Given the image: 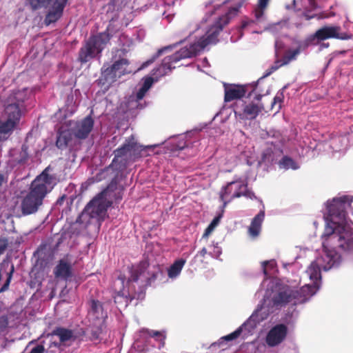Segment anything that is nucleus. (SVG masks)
Masks as SVG:
<instances>
[{
    "label": "nucleus",
    "instance_id": "nucleus-33",
    "mask_svg": "<svg viewBox=\"0 0 353 353\" xmlns=\"http://www.w3.org/2000/svg\"><path fill=\"white\" fill-rule=\"evenodd\" d=\"M279 164L281 168H283L285 170H288L290 168L292 170H296L299 168V166L297 165L296 163L291 157H289L288 156H284L279 161Z\"/></svg>",
    "mask_w": 353,
    "mask_h": 353
},
{
    "label": "nucleus",
    "instance_id": "nucleus-57",
    "mask_svg": "<svg viewBox=\"0 0 353 353\" xmlns=\"http://www.w3.org/2000/svg\"><path fill=\"white\" fill-rule=\"evenodd\" d=\"M308 1H310V4H311V5H312V6H313V5L314 4V1H313V0H308Z\"/></svg>",
    "mask_w": 353,
    "mask_h": 353
},
{
    "label": "nucleus",
    "instance_id": "nucleus-8",
    "mask_svg": "<svg viewBox=\"0 0 353 353\" xmlns=\"http://www.w3.org/2000/svg\"><path fill=\"white\" fill-rule=\"evenodd\" d=\"M21 94L20 92H17L14 94L13 97H10L3 111V116L6 119L16 126L19 123L24 107L23 100L19 97Z\"/></svg>",
    "mask_w": 353,
    "mask_h": 353
},
{
    "label": "nucleus",
    "instance_id": "nucleus-36",
    "mask_svg": "<svg viewBox=\"0 0 353 353\" xmlns=\"http://www.w3.org/2000/svg\"><path fill=\"white\" fill-rule=\"evenodd\" d=\"M169 47H165V48H161V49H159L158 51L152 57L151 59H148V61H146L145 62H144L142 65H141V68H146L148 67L149 65H150L151 63H152L157 58H159L161 54L162 53L167 49H168Z\"/></svg>",
    "mask_w": 353,
    "mask_h": 353
},
{
    "label": "nucleus",
    "instance_id": "nucleus-58",
    "mask_svg": "<svg viewBox=\"0 0 353 353\" xmlns=\"http://www.w3.org/2000/svg\"><path fill=\"white\" fill-rule=\"evenodd\" d=\"M123 282H124L123 280H121V288H123Z\"/></svg>",
    "mask_w": 353,
    "mask_h": 353
},
{
    "label": "nucleus",
    "instance_id": "nucleus-28",
    "mask_svg": "<svg viewBox=\"0 0 353 353\" xmlns=\"http://www.w3.org/2000/svg\"><path fill=\"white\" fill-rule=\"evenodd\" d=\"M71 140V134L68 130L60 131L58 132L56 145L59 149L65 148L69 141Z\"/></svg>",
    "mask_w": 353,
    "mask_h": 353
},
{
    "label": "nucleus",
    "instance_id": "nucleus-47",
    "mask_svg": "<svg viewBox=\"0 0 353 353\" xmlns=\"http://www.w3.org/2000/svg\"><path fill=\"white\" fill-rule=\"evenodd\" d=\"M188 146L186 145L185 142L183 140L180 141L179 143L176 144L175 149L178 150H181L186 148Z\"/></svg>",
    "mask_w": 353,
    "mask_h": 353
},
{
    "label": "nucleus",
    "instance_id": "nucleus-44",
    "mask_svg": "<svg viewBox=\"0 0 353 353\" xmlns=\"http://www.w3.org/2000/svg\"><path fill=\"white\" fill-rule=\"evenodd\" d=\"M8 325V321L7 317L1 316L0 317V330H3L6 327H7Z\"/></svg>",
    "mask_w": 353,
    "mask_h": 353
},
{
    "label": "nucleus",
    "instance_id": "nucleus-1",
    "mask_svg": "<svg viewBox=\"0 0 353 353\" xmlns=\"http://www.w3.org/2000/svg\"><path fill=\"white\" fill-rule=\"evenodd\" d=\"M352 199L349 196L334 198L327 202V225L322 235L323 254L317 258L323 270L338 265L340 255L337 250L353 251V222L347 219V209L351 208Z\"/></svg>",
    "mask_w": 353,
    "mask_h": 353
},
{
    "label": "nucleus",
    "instance_id": "nucleus-45",
    "mask_svg": "<svg viewBox=\"0 0 353 353\" xmlns=\"http://www.w3.org/2000/svg\"><path fill=\"white\" fill-rule=\"evenodd\" d=\"M221 216V214L215 216L210 223L209 226L214 229L215 227L219 223Z\"/></svg>",
    "mask_w": 353,
    "mask_h": 353
},
{
    "label": "nucleus",
    "instance_id": "nucleus-18",
    "mask_svg": "<svg viewBox=\"0 0 353 353\" xmlns=\"http://www.w3.org/2000/svg\"><path fill=\"white\" fill-rule=\"evenodd\" d=\"M256 325L254 317L252 315L241 326L236 329L234 332L221 338L224 341H232L238 338L243 330H248V332H252Z\"/></svg>",
    "mask_w": 353,
    "mask_h": 353
},
{
    "label": "nucleus",
    "instance_id": "nucleus-17",
    "mask_svg": "<svg viewBox=\"0 0 353 353\" xmlns=\"http://www.w3.org/2000/svg\"><path fill=\"white\" fill-rule=\"evenodd\" d=\"M265 219V211L261 210L252 220L250 226L248 227V235L252 238H257L261 231L262 223Z\"/></svg>",
    "mask_w": 353,
    "mask_h": 353
},
{
    "label": "nucleus",
    "instance_id": "nucleus-14",
    "mask_svg": "<svg viewBox=\"0 0 353 353\" xmlns=\"http://www.w3.org/2000/svg\"><path fill=\"white\" fill-rule=\"evenodd\" d=\"M287 334L288 327L285 325H276L268 333L266 343L270 347L276 346L284 341Z\"/></svg>",
    "mask_w": 353,
    "mask_h": 353
},
{
    "label": "nucleus",
    "instance_id": "nucleus-11",
    "mask_svg": "<svg viewBox=\"0 0 353 353\" xmlns=\"http://www.w3.org/2000/svg\"><path fill=\"white\" fill-rule=\"evenodd\" d=\"M245 190V183L234 181L229 182L225 186H223L219 192V199L223 202V208L236 198L242 196V190Z\"/></svg>",
    "mask_w": 353,
    "mask_h": 353
},
{
    "label": "nucleus",
    "instance_id": "nucleus-21",
    "mask_svg": "<svg viewBox=\"0 0 353 353\" xmlns=\"http://www.w3.org/2000/svg\"><path fill=\"white\" fill-rule=\"evenodd\" d=\"M104 65L101 68V76L100 81L103 84H108L111 85L114 83L119 78L121 77L116 72L114 68L112 66V65L105 68Z\"/></svg>",
    "mask_w": 353,
    "mask_h": 353
},
{
    "label": "nucleus",
    "instance_id": "nucleus-2",
    "mask_svg": "<svg viewBox=\"0 0 353 353\" xmlns=\"http://www.w3.org/2000/svg\"><path fill=\"white\" fill-rule=\"evenodd\" d=\"M238 12V8H230L228 11L225 14L221 16L214 24L209 28L206 33L196 41L190 44L189 46H185L181 48L174 54L165 57L159 68L157 69V72H159V74L161 76L166 74L175 68L172 66L173 63L183 59L196 57L208 46L216 44L219 41L218 37L224 26L229 23L230 19L235 17Z\"/></svg>",
    "mask_w": 353,
    "mask_h": 353
},
{
    "label": "nucleus",
    "instance_id": "nucleus-49",
    "mask_svg": "<svg viewBox=\"0 0 353 353\" xmlns=\"http://www.w3.org/2000/svg\"><path fill=\"white\" fill-rule=\"evenodd\" d=\"M348 140L353 142V125L350 126L347 132Z\"/></svg>",
    "mask_w": 353,
    "mask_h": 353
},
{
    "label": "nucleus",
    "instance_id": "nucleus-31",
    "mask_svg": "<svg viewBox=\"0 0 353 353\" xmlns=\"http://www.w3.org/2000/svg\"><path fill=\"white\" fill-rule=\"evenodd\" d=\"M131 147L130 148V160H135L136 159L140 158L142 157V152L145 150L148 147H144L143 145H139L137 143L134 141H131Z\"/></svg>",
    "mask_w": 353,
    "mask_h": 353
},
{
    "label": "nucleus",
    "instance_id": "nucleus-27",
    "mask_svg": "<svg viewBox=\"0 0 353 353\" xmlns=\"http://www.w3.org/2000/svg\"><path fill=\"white\" fill-rule=\"evenodd\" d=\"M130 148L131 141H127L123 144L120 148L114 151V158L113 162L116 161L119 158L126 157V159H130Z\"/></svg>",
    "mask_w": 353,
    "mask_h": 353
},
{
    "label": "nucleus",
    "instance_id": "nucleus-46",
    "mask_svg": "<svg viewBox=\"0 0 353 353\" xmlns=\"http://www.w3.org/2000/svg\"><path fill=\"white\" fill-rule=\"evenodd\" d=\"M147 91L148 90L146 89H144L143 87H141V88L139 90V91L137 93V99L138 100L142 99L144 97Z\"/></svg>",
    "mask_w": 353,
    "mask_h": 353
},
{
    "label": "nucleus",
    "instance_id": "nucleus-34",
    "mask_svg": "<svg viewBox=\"0 0 353 353\" xmlns=\"http://www.w3.org/2000/svg\"><path fill=\"white\" fill-rule=\"evenodd\" d=\"M284 100V94L283 91H279L276 93L271 103V109L276 108V112H279L282 107V103Z\"/></svg>",
    "mask_w": 353,
    "mask_h": 353
},
{
    "label": "nucleus",
    "instance_id": "nucleus-40",
    "mask_svg": "<svg viewBox=\"0 0 353 353\" xmlns=\"http://www.w3.org/2000/svg\"><path fill=\"white\" fill-rule=\"evenodd\" d=\"M46 349L42 344H38L34 347L29 353H44Z\"/></svg>",
    "mask_w": 353,
    "mask_h": 353
},
{
    "label": "nucleus",
    "instance_id": "nucleus-54",
    "mask_svg": "<svg viewBox=\"0 0 353 353\" xmlns=\"http://www.w3.org/2000/svg\"><path fill=\"white\" fill-rule=\"evenodd\" d=\"M64 199H65V196H63L61 198H59L57 201V203L61 204L63 202V201L64 200Z\"/></svg>",
    "mask_w": 353,
    "mask_h": 353
},
{
    "label": "nucleus",
    "instance_id": "nucleus-10",
    "mask_svg": "<svg viewBox=\"0 0 353 353\" xmlns=\"http://www.w3.org/2000/svg\"><path fill=\"white\" fill-rule=\"evenodd\" d=\"M341 28L339 26H325L316 31L314 35L306 40L309 44L314 39L324 41L328 39H337L347 40L351 39V35L346 32H341Z\"/></svg>",
    "mask_w": 353,
    "mask_h": 353
},
{
    "label": "nucleus",
    "instance_id": "nucleus-41",
    "mask_svg": "<svg viewBox=\"0 0 353 353\" xmlns=\"http://www.w3.org/2000/svg\"><path fill=\"white\" fill-rule=\"evenodd\" d=\"M13 270H14V268L12 267V270L10 272L9 276H8L6 283L3 285V286L0 289V292H4L5 290H6L8 288Z\"/></svg>",
    "mask_w": 353,
    "mask_h": 353
},
{
    "label": "nucleus",
    "instance_id": "nucleus-19",
    "mask_svg": "<svg viewBox=\"0 0 353 353\" xmlns=\"http://www.w3.org/2000/svg\"><path fill=\"white\" fill-rule=\"evenodd\" d=\"M148 268L149 262L148 261L145 260L141 261L137 268L132 271L129 280L130 281L137 282L141 276H145L146 279H156L157 274L155 272H152V274L148 272V276H145V272Z\"/></svg>",
    "mask_w": 353,
    "mask_h": 353
},
{
    "label": "nucleus",
    "instance_id": "nucleus-52",
    "mask_svg": "<svg viewBox=\"0 0 353 353\" xmlns=\"http://www.w3.org/2000/svg\"><path fill=\"white\" fill-rule=\"evenodd\" d=\"M4 181H5L4 175L3 174L0 173V186L2 185V184L3 183Z\"/></svg>",
    "mask_w": 353,
    "mask_h": 353
},
{
    "label": "nucleus",
    "instance_id": "nucleus-16",
    "mask_svg": "<svg viewBox=\"0 0 353 353\" xmlns=\"http://www.w3.org/2000/svg\"><path fill=\"white\" fill-rule=\"evenodd\" d=\"M246 94V88L243 85H231L225 88L224 101L230 102L235 99H240Z\"/></svg>",
    "mask_w": 353,
    "mask_h": 353
},
{
    "label": "nucleus",
    "instance_id": "nucleus-26",
    "mask_svg": "<svg viewBox=\"0 0 353 353\" xmlns=\"http://www.w3.org/2000/svg\"><path fill=\"white\" fill-rule=\"evenodd\" d=\"M270 0H258L254 8V14L257 21L263 19L265 10H267Z\"/></svg>",
    "mask_w": 353,
    "mask_h": 353
},
{
    "label": "nucleus",
    "instance_id": "nucleus-53",
    "mask_svg": "<svg viewBox=\"0 0 353 353\" xmlns=\"http://www.w3.org/2000/svg\"><path fill=\"white\" fill-rule=\"evenodd\" d=\"M304 16H305V19H307V20L314 17V15H311L310 16V15H309L307 14H304Z\"/></svg>",
    "mask_w": 353,
    "mask_h": 353
},
{
    "label": "nucleus",
    "instance_id": "nucleus-37",
    "mask_svg": "<svg viewBox=\"0 0 353 353\" xmlns=\"http://www.w3.org/2000/svg\"><path fill=\"white\" fill-rule=\"evenodd\" d=\"M286 63H284L283 59H277L274 61V64L269 69L270 71L267 72L266 76L270 75L273 72L277 70L279 68L285 65Z\"/></svg>",
    "mask_w": 353,
    "mask_h": 353
},
{
    "label": "nucleus",
    "instance_id": "nucleus-6",
    "mask_svg": "<svg viewBox=\"0 0 353 353\" xmlns=\"http://www.w3.org/2000/svg\"><path fill=\"white\" fill-rule=\"evenodd\" d=\"M26 3L32 11L47 10L44 23L49 26L62 17L68 0H26Z\"/></svg>",
    "mask_w": 353,
    "mask_h": 353
},
{
    "label": "nucleus",
    "instance_id": "nucleus-22",
    "mask_svg": "<svg viewBox=\"0 0 353 353\" xmlns=\"http://www.w3.org/2000/svg\"><path fill=\"white\" fill-rule=\"evenodd\" d=\"M308 46L309 43L305 41L304 43L299 44V46L296 49L287 50L282 58L284 63L288 65L291 61L296 60L297 56L301 53V50L307 48Z\"/></svg>",
    "mask_w": 353,
    "mask_h": 353
},
{
    "label": "nucleus",
    "instance_id": "nucleus-15",
    "mask_svg": "<svg viewBox=\"0 0 353 353\" xmlns=\"http://www.w3.org/2000/svg\"><path fill=\"white\" fill-rule=\"evenodd\" d=\"M66 257L60 259L58 264L54 269V274L55 278L67 281L72 276V268L71 263Z\"/></svg>",
    "mask_w": 353,
    "mask_h": 353
},
{
    "label": "nucleus",
    "instance_id": "nucleus-25",
    "mask_svg": "<svg viewBox=\"0 0 353 353\" xmlns=\"http://www.w3.org/2000/svg\"><path fill=\"white\" fill-rule=\"evenodd\" d=\"M321 260H316L313 261L307 268V273L310 279L313 281H318L321 279V270H323L321 265L319 263Z\"/></svg>",
    "mask_w": 353,
    "mask_h": 353
},
{
    "label": "nucleus",
    "instance_id": "nucleus-38",
    "mask_svg": "<svg viewBox=\"0 0 353 353\" xmlns=\"http://www.w3.org/2000/svg\"><path fill=\"white\" fill-rule=\"evenodd\" d=\"M241 192L242 196L246 198L250 199H256V196H255L254 193L248 190L247 183H245V190L243 189Z\"/></svg>",
    "mask_w": 353,
    "mask_h": 353
},
{
    "label": "nucleus",
    "instance_id": "nucleus-55",
    "mask_svg": "<svg viewBox=\"0 0 353 353\" xmlns=\"http://www.w3.org/2000/svg\"><path fill=\"white\" fill-rule=\"evenodd\" d=\"M93 339H98V335L96 333H93Z\"/></svg>",
    "mask_w": 353,
    "mask_h": 353
},
{
    "label": "nucleus",
    "instance_id": "nucleus-4",
    "mask_svg": "<svg viewBox=\"0 0 353 353\" xmlns=\"http://www.w3.org/2000/svg\"><path fill=\"white\" fill-rule=\"evenodd\" d=\"M121 190L118 188L117 179H112L105 190L87 204L82 215H87L90 218L103 221L106 215L108 208L112 204V201L109 199L121 200L122 199Z\"/></svg>",
    "mask_w": 353,
    "mask_h": 353
},
{
    "label": "nucleus",
    "instance_id": "nucleus-29",
    "mask_svg": "<svg viewBox=\"0 0 353 353\" xmlns=\"http://www.w3.org/2000/svg\"><path fill=\"white\" fill-rule=\"evenodd\" d=\"M52 334L59 336L60 341L64 343L71 339L73 332L71 330L58 327L53 330Z\"/></svg>",
    "mask_w": 353,
    "mask_h": 353
},
{
    "label": "nucleus",
    "instance_id": "nucleus-3",
    "mask_svg": "<svg viewBox=\"0 0 353 353\" xmlns=\"http://www.w3.org/2000/svg\"><path fill=\"white\" fill-rule=\"evenodd\" d=\"M48 169L46 168L32 181L29 192L23 196L21 203L23 215L37 212L42 205L46 196L52 190L54 177L48 173Z\"/></svg>",
    "mask_w": 353,
    "mask_h": 353
},
{
    "label": "nucleus",
    "instance_id": "nucleus-50",
    "mask_svg": "<svg viewBox=\"0 0 353 353\" xmlns=\"http://www.w3.org/2000/svg\"><path fill=\"white\" fill-rule=\"evenodd\" d=\"M207 253V249L205 248H203L201 249V251L198 252L197 256H200L201 257L204 258Z\"/></svg>",
    "mask_w": 353,
    "mask_h": 353
},
{
    "label": "nucleus",
    "instance_id": "nucleus-56",
    "mask_svg": "<svg viewBox=\"0 0 353 353\" xmlns=\"http://www.w3.org/2000/svg\"><path fill=\"white\" fill-rule=\"evenodd\" d=\"M278 47H279V42L276 41V43H275V48H276V49H277Z\"/></svg>",
    "mask_w": 353,
    "mask_h": 353
},
{
    "label": "nucleus",
    "instance_id": "nucleus-30",
    "mask_svg": "<svg viewBox=\"0 0 353 353\" xmlns=\"http://www.w3.org/2000/svg\"><path fill=\"white\" fill-rule=\"evenodd\" d=\"M185 263V260L182 259L174 261V263L170 266V268L168 270L169 277L174 278L179 275Z\"/></svg>",
    "mask_w": 353,
    "mask_h": 353
},
{
    "label": "nucleus",
    "instance_id": "nucleus-24",
    "mask_svg": "<svg viewBox=\"0 0 353 353\" xmlns=\"http://www.w3.org/2000/svg\"><path fill=\"white\" fill-rule=\"evenodd\" d=\"M16 127V125L7 119L4 121L0 119V139L6 140Z\"/></svg>",
    "mask_w": 353,
    "mask_h": 353
},
{
    "label": "nucleus",
    "instance_id": "nucleus-32",
    "mask_svg": "<svg viewBox=\"0 0 353 353\" xmlns=\"http://www.w3.org/2000/svg\"><path fill=\"white\" fill-rule=\"evenodd\" d=\"M146 333L152 338H154L159 342V348H161L165 345V340L166 338L165 332L155 331L148 330Z\"/></svg>",
    "mask_w": 353,
    "mask_h": 353
},
{
    "label": "nucleus",
    "instance_id": "nucleus-48",
    "mask_svg": "<svg viewBox=\"0 0 353 353\" xmlns=\"http://www.w3.org/2000/svg\"><path fill=\"white\" fill-rule=\"evenodd\" d=\"M213 230H214V228H212L208 225L204 231V233L203 234V238H208V236L212 233V232Z\"/></svg>",
    "mask_w": 353,
    "mask_h": 353
},
{
    "label": "nucleus",
    "instance_id": "nucleus-39",
    "mask_svg": "<svg viewBox=\"0 0 353 353\" xmlns=\"http://www.w3.org/2000/svg\"><path fill=\"white\" fill-rule=\"evenodd\" d=\"M154 83V79L151 77H145L143 79V83L141 87H143L144 89H146L148 90L152 85Z\"/></svg>",
    "mask_w": 353,
    "mask_h": 353
},
{
    "label": "nucleus",
    "instance_id": "nucleus-9",
    "mask_svg": "<svg viewBox=\"0 0 353 353\" xmlns=\"http://www.w3.org/2000/svg\"><path fill=\"white\" fill-rule=\"evenodd\" d=\"M261 95L256 96V99L257 103L251 101L248 103H242L241 107H239L238 103H235L234 114L239 119L243 120H253L255 119L258 115L264 110V106L262 103H259Z\"/></svg>",
    "mask_w": 353,
    "mask_h": 353
},
{
    "label": "nucleus",
    "instance_id": "nucleus-42",
    "mask_svg": "<svg viewBox=\"0 0 353 353\" xmlns=\"http://www.w3.org/2000/svg\"><path fill=\"white\" fill-rule=\"evenodd\" d=\"M8 245V240L6 239H0V255L6 250Z\"/></svg>",
    "mask_w": 353,
    "mask_h": 353
},
{
    "label": "nucleus",
    "instance_id": "nucleus-20",
    "mask_svg": "<svg viewBox=\"0 0 353 353\" xmlns=\"http://www.w3.org/2000/svg\"><path fill=\"white\" fill-rule=\"evenodd\" d=\"M90 310L88 316L93 321H100L103 319L106 315L104 313L102 303L95 299H92L89 302Z\"/></svg>",
    "mask_w": 353,
    "mask_h": 353
},
{
    "label": "nucleus",
    "instance_id": "nucleus-35",
    "mask_svg": "<svg viewBox=\"0 0 353 353\" xmlns=\"http://www.w3.org/2000/svg\"><path fill=\"white\" fill-rule=\"evenodd\" d=\"M114 303L118 305L123 304L127 306L128 304V298L127 295L123 292L122 289L115 292L113 296Z\"/></svg>",
    "mask_w": 353,
    "mask_h": 353
},
{
    "label": "nucleus",
    "instance_id": "nucleus-13",
    "mask_svg": "<svg viewBox=\"0 0 353 353\" xmlns=\"http://www.w3.org/2000/svg\"><path fill=\"white\" fill-rule=\"evenodd\" d=\"M94 127V119L91 116H87L81 121H77L72 128L74 136L79 139H86Z\"/></svg>",
    "mask_w": 353,
    "mask_h": 353
},
{
    "label": "nucleus",
    "instance_id": "nucleus-7",
    "mask_svg": "<svg viewBox=\"0 0 353 353\" xmlns=\"http://www.w3.org/2000/svg\"><path fill=\"white\" fill-rule=\"evenodd\" d=\"M305 299V296L302 289L283 285L273 296L272 301L274 306L283 307L290 303L296 305L298 303L303 302Z\"/></svg>",
    "mask_w": 353,
    "mask_h": 353
},
{
    "label": "nucleus",
    "instance_id": "nucleus-12",
    "mask_svg": "<svg viewBox=\"0 0 353 353\" xmlns=\"http://www.w3.org/2000/svg\"><path fill=\"white\" fill-rule=\"evenodd\" d=\"M127 52L128 50L125 48H116L112 50V59L114 60L112 66L121 77L129 72L126 68L129 65L130 61L125 58Z\"/></svg>",
    "mask_w": 353,
    "mask_h": 353
},
{
    "label": "nucleus",
    "instance_id": "nucleus-5",
    "mask_svg": "<svg viewBox=\"0 0 353 353\" xmlns=\"http://www.w3.org/2000/svg\"><path fill=\"white\" fill-rule=\"evenodd\" d=\"M111 38L112 35L109 33L108 28L102 32L90 36L80 48L78 61L81 63H85L97 57H101Z\"/></svg>",
    "mask_w": 353,
    "mask_h": 353
},
{
    "label": "nucleus",
    "instance_id": "nucleus-43",
    "mask_svg": "<svg viewBox=\"0 0 353 353\" xmlns=\"http://www.w3.org/2000/svg\"><path fill=\"white\" fill-rule=\"evenodd\" d=\"M272 151L271 149L265 150L262 154V160L263 161H270V157H271Z\"/></svg>",
    "mask_w": 353,
    "mask_h": 353
},
{
    "label": "nucleus",
    "instance_id": "nucleus-23",
    "mask_svg": "<svg viewBox=\"0 0 353 353\" xmlns=\"http://www.w3.org/2000/svg\"><path fill=\"white\" fill-rule=\"evenodd\" d=\"M12 155V161L14 165L25 163L29 157L27 146L22 145L20 150L14 151Z\"/></svg>",
    "mask_w": 353,
    "mask_h": 353
},
{
    "label": "nucleus",
    "instance_id": "nucleus-51",
    "mask_svg": "<svg viewBox=\"0 0 353 353\" xmlns=\"http://www.w3.org/2000/svg\"><path fill=\"white\" fill-rule=\"evenodd\" d=\"M269 264V261H263L262 263V266H263V272L264 273V274L265 276H267L268 274V270H267V268H266V265H268Z\"/></svg>",
    "mask_w": 353,
    "mask_h": 353
}]
</instances>
